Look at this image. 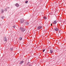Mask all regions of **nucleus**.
Wrapping results in <instances>:
<instances>
[{
  "label": "nucleus",
  "instance_id": "nucleus-15",
  "mask_svg": "<svg viewBox=\"0 0 66 66\" xmlns=\"http://www.w3.org/2000/svg\"><path fill=\"white\" fill-rule=\"evenodd\" d=\"M28 1H25V3H27L28 2Z\"/></svg>",
  "mask_w": 66,
  "mask_h": 66
},
{
  "label": "nucleus",
  "instance_id": "nucleus-9",
  "mask_svg": "<svg viewBox=\"0 0 66 66\" xmlns=\"http://www.w3.org/2000/svg\"><path fill=\"white\" fill-rule=\"evenodd\" d=\"M23 63V61H21L20 63V64L21 65V64H22Z\"/></svg>",
  "mask_w": 66,
  "mask_h": 66
},
{
  "label": "nucleus",
  "instance_id": "nucleus-17",
  "mask_svg": "<svg viewBox=\"0 0 66 66\" xmlns=\"http://www.w3.org/2000/svg\"><path fill=\"white\" fill-rule=\"evenodd\" d=\"M12 27L14 28H15V27H16L15 26V25H14V26H13Z\"/></svg>",
  "mask_w": 66,
  "mask_h": 66
},
{
  "label": "nucleus",
  "instance_id": "nucleus-23",
  "mask_svg": "<svg viewBox=\"0 0 66 66\" xmlns=\"http://www.w3.org/2000/svg\"><path fill=\"white\" fill-rule=\"evenodd\" d=\"M27 64H29V63H27Z\"/></svg>",
  "mask_w": 66,
  "mask_h": 66
},
{
  "label": "nucleus",
  "instance_id": "nucleus-13",
  "mask_svg": "<svg viewBox=\"0 0 66 66\" xmlns=\"http://www.w3.org/2000/svg\"><path fill=\"white\" fill-rule=\"evenodd\" d=\"M1 18L2 19H4V17L3 16H2V17H1Z\"/></svg>",
  "mask_w": 66,
  "mask_h": 66
},
{
  "label": "nucleus",
  "instance_id": "nucleus-5",
  "mask_svg": "<svg viewBox=\"0 0 66 66\" xmlns=\"http://www.w3.org/2000/svg\"><path fill=\"white\" fill-rule=\"evenodd\" d=\"M4 40L5 42H6L7 41V39H6V37H4Z\"/></svg>",
  "mask_w": 66,
  "mask_h": 66
},
{
  "label": "nucleus",
  "instance_id": "nucleus-20",
  "mask_svg": "<svg viewBox=\"0 0 66 66\" xmlns=\"http://www.w3.org/2000/svg\"><path fill=\"white\" fill-rule=\"evenodd\" d=\"M29 66H32V65H31V64H30L29 65Z\"/></svg>",
  "mask_w": 66,
  "mask_h": 66
},
{
  "label": "nucleus",
  "instance_id": "nucleus-10",
  "mask_svg": "<svg viewBox=\"0 0 66 66\" xmlns=\"http://www.w3.org/2000/svg\"><path fill=\"white\" fill-rule=\"evenodd\" d=\"M29 24V23L28 22H26V24H27V25H28Z\"/></svg>",
  "mask_w": 66,
  "mask_h": 66
},
{
  "label": "nucleus",
  "instance_id": "nucleus-25",
  "mask_svg": "<svg viewBox=\"0 0 66 66\" xmlns=\"http://www.w3.org/2000/svg\"><path fill=\"white\" fill-rule=\"evenodd\" d=\"M0 26H1V24H0Z\"/></svg>",
  "mask_w": 66,
  "mask_h": 66
},
{
  "label": "nucleus",
  "instance_id": "nucleus-22",
  "mask_svg": "<svg viewBox=\"0 0 66 66\" xmlns=\"http://www.w3.org/2000/svg\"><path fill=\"white\" fill-rule=\"evenodd\" d=\"M51 26H52V24H51Z\"/></svg>",
  "mask_w": 66,
  "mask_h": 66
},
{
  "label": "nucleus",
  "instance_id": "nucleus-18",
  "mask_svg": "<svg viewBox=\"0 0 66 66\" xmlns=\"http://www.w3.org/2000/svg\"><path fill=\"white\" fill-rule=\"evenodd\" d=\"M13 48H10V50L11 51L13 50Z\"/></svg>",
  "mask_w": 66,
  "mask_h": 66
},
{
  "label": "nucleus",
  "instance_id": "nucleus-19",
  "mask_svg": "<svg viewBox=\"0 0 66 66\" xmlns=\"http://www.w3.org/2000/svg\"><path fill=\"white\" fill-rule=\"evenodd\" d=\"M45 51V49H44L43 51V52H44V51Z\"/></svg>",
  "mask_w": 66,
  "mask_h": 66
},
{
  "label": "nucleus",
  "instance_id": "nucleus-8",
  "mask_svg": "<svg viewBox=\"0 0 66 66\" xmlns=\"http://www.w3.org/2000/svg\"><path fill=\"white\" fill-rule=\"evenodd\" d=\"M15 6H17V7H18V6H19V4H18L16 3V4L15 5Z\"/></svg>",
  "mask_w": 66,
  "mask_h": 66
},
{
  "label": "nucleus",
  "instance_id": "nucleus-24",
  "mask_svg": "<svg viewBox=\"0 0 66 66\" xmlns=\"http://www.w3.org/2000/svg\"><path fill=\"white\" fill-rule=\"evenodd\" d=\"M30 63V62H28V63Z\"/></svg>",
  "mask_w": 66,
  "mask_h": 66
},
{
  "label": "nucleus",
  "instance_id": "nucleus-1",
  "mask_svg": "<svg viewBox=\"0 0 66 66\" xmlns=\"http://www.w3.org/2000/svg\"><path fill=\"white\" fill-rule=\"evenodd\" d=\"M20 31L22 32H24V31L26 30V29L25 28L22 27H20Z\"/></svg>",
  "mask_w": 66,
  "mask_h": 66
},
{
  "label": "nucleus",
  "instance_id": "nucleus-21",
  "mask_svg": "<svg viewBox=\"0 0 66 66\" xmlns=\"http://www.w3.org/2000/svg\"><path fill=\"white\" fill-rule=\"evenodd\" d=\"M7 9H10V7H7Z\"/></svg>",
  "mask_w": 66,
  "mask_h": 66
},
{
  "label": "nucleus",
  "instance_id": "nucleus-6",
  "mask_svg": "<svg viewBox=\"0 0 66 66\" xmlns=\"http://www.w3.org/2000/svg\"><path fill=\"white\" fill-rule=\"evenodd\" d=\"M56 21L55 20L53 22V24H56Z\"/></svg>",
  "mask_w": 66,
  "mask_h": 66
},
{
  "label": "nucleus",
  "instance_id": "nucleus-3",
  "mask_svg": "<svg viewBox=\"0 0 66 66\" xmlns=\"http://www.w3.org/2000/svg\"><path fill=\"white\" fill-rule=\"evenodd\" d=\"M42 28V26H39L37 27V29L38 30H40V29H41Z\"/></svg>",
  "mask_w": 66,
  "mask_h": 66
},
{
  "label": "nucleus",
  "instance_id": "nucleus-14",
  "mask_svg": "<svg viewBox=\"0 0 66 66\" xmlns=\"http://www.w3.org/2000/svg\"><path fill=\"white\" fill-rule=\"evenodd\" d=\"M43 18L44 19H47V18L45 16H44L43 17Z\"/></svg>",
  "mask_w": 66,
  "mask_h": 66
},
{
  "label": "nucleus",
  "instance_id": "nucleus-12",
  "mask_svg": "<svg viewBox=\"0 0 66 66\" xmlns=\"http://www.w3.org/2000/svg\"><path fill=\"white\" fill-rule=\"evenodd\" d=\"M1 13H4V10H3V9L1 10Z\"/></svg>",
  "mask_w": 66,
  "mask_h": 66
},
{
  "label": "nucleus",
  "instance_id": "nucleus-7",
  "mask_svg": "<svg viewBox=\"0 0 66 66\" xmlns=\"http://www.w3.org/2000/svg\"><path fill=\"white\" fill-rule=\"evenodd\" d=\"M50 51L51 53H52V52H53V50H52L51 49L50 50Z\"/></svg>",
  "mask_w": 66,
  "mask_h": 66
},
{
  "label": "nucleus",
  "instance_id": "nucleus-16",
  "mask_svg": "<svg viewBox=\"0 0 66 66\" xmlns=\"http://www.w3.org/2000/svg\"><path fill=\"white\" fill-rule=\"evenodd\" d=\"M4 11H5V12H6V11H7V9H5L4 10Z\"/></svg>",
  "mask_w": 66,
  "mask_h": 66
},
{
  "label": "nucleus",
  "instance_id": "nucleus-11",
  "mask_svg": "<svg viewBox=\"0 0 66 66\" xmlns=\"http://www.w3.org/2000/svg\"><path fill=\"white\" fill-rule=\"evenodd\" d=\"M19 39H20V40H21L22 39V37H20L19 38Z\"/></svg>",
  "mask_w": 66,
  "mask_h": 66
},
{
  "label": "nucleus",
  "instance_id": "nucleus-4",
  "mask_svg": "<svg viewBox=\"0 0 66 66\" xmlns=\"http://www.w3.org/2000/svg\"><path fill=\"white\" fill-rule=\"evenodd\" d=\"M54 29L55 31H59V29H58V28H57L55 27Z\"/></svg>",
  "mask_w": 66,
  "mask_h": 66
},
{
  "label": "nucleus",
  "instance_id": "nucleus-2",
  "mask_svg": "<svg viewBox=\"0 0 66 66\" xmlns=\"http://www.w3.org/2000/svg\"><path fill=\"white\" fill-rule=\"evenodd\" d=\"M20 23H22L24 22V20L23 19H21L20 20Z\"/></svg>",
  "mask_w": 66,
  "mask_h": 66
}]
</instances>
